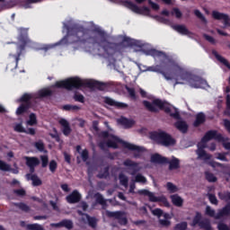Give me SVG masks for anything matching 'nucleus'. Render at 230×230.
I'll use <instances>...</instances> for the list:
<instances>
[{"instance_id":"nucleus-1","label":"nucleus","mask_w":230,"mask_h":230,"mask_svg":"<svg viewBox=\"0 0 230 230\" xmlns=\"http://www.w3.org/2000/svg\"><path fill=\"white\" fill-rule=\"evenodd\" d=\"M66 40L69 44H98L109 55L116 48V43L107 40V32L95 29L97 35L93 36L91 30L78 24L66 26Z\"/></svg>"},{"instance_id":"nucleus-2","label":"nucleus","mask_w":230,"mask_h":230,"mask_svg":"<svg viewBox=\"0 0 230 230\" xmlns=\"http://www.w3.org/2000/svg\"><path fill=\"white\" fill-rule=\"evenodd\" d=\"M154 58H163L164 60H168L169 64L172 66V69L174 73L177 74V76L181 78V80H185L194 89H202L208 85V81L203 79L199 75H195L187 70L184 67L179 66L175 61L171 58H168L166 53L157 50L155 49H148L146 53Z\"/></svg>"},{"instance_id":"nucleus-3","label":"nucleus","mask_w":230,"mask_h":230,"mask_svg":"<svg viewBox=\"0 0 230 230\" xmlns=\"http://www.w3.org/2000/svg\"><path fill=\"white\" fill-rule=\"evenodd\" d=\"M54 87L66 89V91H75V89L78 90L81 89V87L107 91V89H109V84L96 80H84L80 79V77H70L62 81H57Z\"/></svg>"},{"instance_id":"nucleus-4","label":"nucleus","mask_w":230,"mask_h":230,"mask_svg":"<svg viewBox=\"0 0 230 230\" xmlns=\"http://www.w3.org/2000/svg\"><path fill=\"white\" fill-rule=\"evenodd\" d=\"M143 105L149 112L157 113L159 111H164L165 114H169L171 118H173L174 119H181V114L177 109H174V113L172 112L170 103H168L166 101H162L161 99H155L152 102L148 101H143Z\"/></svg>"},{"instance_id":"nucleus-5","label":"nucleus","mask_w":230,"mask_h":230,"mask_svg":"<svg viewBox=\"0 0 230 230\" xmlns=\"http://www.w3.org/2000/svg\"><path fill=\"white\" fill-rule=\"evenodd\" d=\"M19 40L23 42L17 47V53L16 54H10L9 59L12 60L13 58V69H17L19 66V60H21V55H22V51L26 49V42H28V31L24 28L19 29Z\"/></svg>"},{"instance_id":"nucleus-6","label":"nucleus","mask_w":230,"mask_h":230,"mask_svg":"<svg viewBox=\"0 0 230 230\" xmlns=\"http://www.w3.org/2000/svg\"><path fill=\"white\" fill-rule=\"evenodd\" d=\"M150 138L162 146H173L176 143L175 138L172 137V135L163 130L151 132Z\"/></svg>"},{"instance_id":"nucleus-7","label":"nucleus","mask_w":230,"mask_h":230,"mask_svg":"<svg viewBox=\"0 0 230 230\" xmlns=\"http://www.w3.org/2000/svg\"><path fill=\"white\" fill-rule=\"evenodd\" d=\"M111 137L113 140L108 139L106 141V146H108V148H114L116 150V149H118V143H121V145L124 148H127L128 150H130L131 152H144L143 147L136 146V145L128 143V142H125L124 140H122L121 138H119L114 135H111Z\"/></svg>"},{"instance_id":"nucleus-8","label":"nucleus","mask_w":230,"mask_h":230,"mask_svg":"<svg viewBox=\"0 0 230 230\" xmlns=\"http://www.w3.org/2000/svg\"><path fill=\"white\" fill-rule=\"evenodd\" d=\"M151 163L155 164H169V170H179L181 168V160L179 158H172L171 161L168 158L159 155L155 154L151 156Z\"/></svg>"},{"instance_id":"nucleus-9","label":"nucleus","mask_w":230,"mask_h":230,"mask_svg":"<svg viewBox=\"0 0 230 230\" xmlns=\"http://www.w3.org/2000/svg\"><path fill=\"white\" fill-rule=\"evenodd\" d=\"M190 226L191 227L199 226V229L213 230V226H211V221L209 220V218L202 219V213L199 211L196 212V215L194 216Z\"/></svg>"},{"instance_id":"nucleus-10","label":"nucleus","mask_w":230,"mask_h":230,"mask_svg":"<svg viewBox=\"0 0 230 230\" xmlns=\"http://www.w3.org/2000/svg\"><path fill=\"white\" fill-rule=\"evenodd\" d=\"M137 194L144 195V197H148L149 202H163L165 208H170V202L164 196L157 197L155 194H154V192H151L146 189L137 190Z\"/></svg>"},{"instance_id":"nucleus-11","label":"nucleus","mask_w":230,"mask_h":230,"mask_svg":"<svg viewBox=\"0 0 230 230\" xmlns=\"http://www.w3.org/2000/svg\"><path fill=\"white\" fill-rule=\"evenodd\" d=\"M123 4L126 8H128V10H131V12H134V13H138L139 15H142V13H150V8H148L147 6H143L141 8L137 6V4L128 0H125L123 2Z\"/></svg>"},{"instance_id":"nucleus-12","label":"nucleus","mask_w":230,"mask_h":230,"mask_svg":"<svg viewBox=\"0 0 230 230\" xmlns=\"http://www.w3.org/2000/svg\"><path fill=\"white\" fill-rule=\"evenodd\" d=\"M124 213L122 211H106V216L109 218H115L118 220L119 226H127L128 224V219H127V217H124Z\"/></svg>"},{"instance_id":"nucleus-13","label":"nucleus","mask_w":230,"mask_h":230,"mask_svg":"<svg viewBox=\"0 0 230 230\" xmlns=\"http://www.w3.org/2000/svg\"><path fill=\"white\" fill-rule=\"evenodd\" d=\"M212 17L215 21H222L224 28H230L229 14L220 13L218 11H213L212 12Z\"/></svg>"},{"instance_id":"nucleus-14","label":"nucleus","mask_w":230,"mask_h":230,"mask_svg":"<svg viewBox=\"0 0 230 230\" xmlns=\"http://www.w3.org/2000/svg\"><path fill=\"white\" fill-rule=\"evenodd\" d=\"M211 139H215L216 141H224V137L217 130H208L201 138V143H208V141H211Z\"/></svg>"},{"instance_id":"nucleus-15","label":"nucleus","mask_w":230,"mask_h":230,"mask_svg":"<svg viewBox=\"0 0 230 230\" xmlns=\"http://www.w3.org/2000/svg\"><path fill=\"white\" fill-rule=\"evenodd\" d=\"M104 103H106V105H110V107H115V109H128V104H127L125 102H116L111 97H105Z\"/></svg>"},{"instance_id":"nucleus-16","label":"nucleus","mask_w":230,"mask_h":230,"mask_svg":"<svg viewBox=\"0 0 230 230\" xmlns=\"http://www.w3.org/2000/svg\"><path fill=\"white\" fill-rule=\"evenodd\" d=\"M66 202L68 204H78L82 200V194L76 190H73L72 193L66 196Z\"/></svg>"},{"instance_id":"nucleus-17","label":"nucleus","mask_w":230,"mask_h":230,"mask_svg":"<svg viewBox=\"0 0 230 230\" xmlns=\"http://www.w3.org/2000/svg\"><path fill=\"white\" fill-rule=\"evenodd\" d=\"M196 155H198V161H204V163H208V161H210V159L213 157L211 154L206 152L202 147L196 150Z\"/></svg>"},{"instance_id":"nucleus-18","label":"nucleus","mask_w":230,"mask_h":230,"mask_svg":"<svg viewBox=\"0 0 230 230\" xmlns=\"http://www.w3.org/2000/svg\"><path fill=\"white\" fill-rule=\"evenodd\" d=\"M124 166H128L130 170V175H136L137 172H139V164L130 160L127 159L123 163Z\"/></svg>"},{"instance_id":"nucleus-19","label":"nucleus","mask_w":230,"mask_h":230,"mask_svg":"<svg viewBox=\"0 0 230 230\" xmlns=\"http://www.w3.org/2000/svg\"><path fill=\"white\" fill-rule=\"evenodd\" d=\"M149 71H153V73H159L160 75H162L164 76V78H165V80H173V77H172V75L162 70L160 65H156L155 66H150Z\"/></svg>"},{"instance_id":"nucleus-20","label":"nucleus","mask_w":230,"mask_h":230,"mask_svg":"<svg viewBox=\"0 0 230 230\" xmlns=\"http://www.w3.org/2000/svg\"><path fill=\"white\" fill-rule=\"evenodd\" d=\"M59 125H61V127H63L62 128V132L64 134V136H69L72 132L71 129V126L69 125V121H67V119H60L58 120Z\"/></svg>"},{"instance_id":"nucleus-21","label":"nucleus","mask_w":230,"mask_h":230,"mask_svg":"<svg viewBox=\"0 0 230 230\" xmlns=\"http://www.w3.org/2000/svg\"><path fill=\"white\" fill-rule=\"evenodd\" d=\"M51 227H66V229L71 230L73 228V221L69 219H63L59 223H52Z\"/></svg>"},{"instance_id":"nucleus-22","label":"nucleus","mask_w":230,"mask_h":230,"mask_svg":"<svg viewBox=\"0 0 230 230\" xmlns=\"http://www.w3.org/2000/svg\"><path fill=\"white\" fill-rule=\"evenodd\" d=\"M31 100H33V94L25 93L20 99L17 100V102L23 103L24 105H29V107H31Z\"/></svg>"},{"instance_id":"nucleus-23","label":"nucleus","mask_w":230,"mask_h":230,"mask_svg":"<svg viewBox=\"0 0 230 230\" xmlns=\"http://www.w3.org/2000/svg\"><path fill=\"white\" fill-rule=\"evenodd\" d=\"M223 217H230V202L217 212L216 215V220H218Z\"/></svg>"},{"instance_id":"nucleus-24","label":"nucleus","mask_w":230,"mask_h":230,"mask_svg":"<svg viewBox=\"0 0 230 230\" xmlns=\"http://www.w3.org/2000/svg\"><path fill=\"white\" fill-rule=\"evenodd\" d=\"M174 127L182 134H186L188 132L189 126L188 123L184 120H177L174 123Z\"/></svg>"},{"instance_id":"nucleus-25","label":"nucleus","mask_w":230,"mask_h":230,"mask_svg":"<svg viewBox=\"0 0 230 230\" xmlns=\"http://www.w3.org/2000/svg\"><path fill=\"white\" fill-rule=\"evenodd\" d=\"M20 226L21 227H26L27 230H44V226L37 223L26 225V222L21 221Z\"/></svg>"},{"instance_id":"nucleus-26","label":"nucleus","mask_w":230,"mask_h":230,"mask_svg":"<svg viewBox=\"0 0 230 230\" xmlns=\"http://www.w3.org/2000/svg\"><path fill=\"white\" fill-rule=\"evenodd\" d=\"M206 123V114L204 112H199L196 115V119L193 122V127L196 128L200 127V125H204Z\"/></svg>"},{"instance_id":"nucleus-27","label":"nucleus","mask_w":230,"mask_h":230,"mask_svg":"<svg viewBox=\"0 0 230 230\" xmlns=\"http://www.w3.org/2000/svg\"><path fill=\"white\" fill-rule=\"evenodd\" d=\"M118 123H119V125H122V127H124L125 128H132L136 121H134L133 119H128L125 117H121L118 119Z\"/></svg>"},{"instance_id":"nucleus-28","label":"nucleus","mask_w":230,"mask_h":230,"mask_svg":"<svg viewBox=\"0 0 230 230\" xmlns=\"http://www.w3.org/2000/svg\"><path fill=\"white\" fill-rule=\"evenodd\" d=\"M162 217H164V219H159V224L162 226V227H170L172 226V222L170 221L172 218V216H170L169 213L163 212Z\"/></svg>"},{"instance_id":"nucleus-29","label":"nucleus","mask_w":230,"mask_h":230,"mask_svg":"<svg viewBox=\"0 0 230 230\" xmlns=\"http://www.w3.org/2000/svg\"><path fill=\"white\" fill-rule=\"evenodd\" d=\"M25 164L26 166H39L40 164V160H39L36 156H25Z\"/></svg>"},{"instance_id":"nucleus-30","label":"nucleus","mask_w":230,"mask_h":230,"mask_svg":"<svg viewBox=\"0 0 230 230\" xmlns=\"http://www.w3.org/2000/svg\"><path fill=\"white\" fill-rule=\"evenodd\" d=\"M212 55H214V57H216L217 60H218V62H220L223 66H226V67H227V69L230 70V64L229 61H227V59H226L224 57H222L220 54H218V52L217 50H212Z\"/></svg>"},{"instance_id":"nucleus-31","label":"nucleus","mask_w":230,"mask_h":230,"mask_svg":"<svg viewBox=\"0 0 230 230\" xmlns=\"http://www.w3.org/2000/svg\"><path fill=\"white\" fill-rule=\"evenodd\" d=\"M171 200L176 208H182V204H184V199L179 194L171 195Z\"/></svg>"},{"instance_id":"nucleus-32","label":"nucleus","mask_w":230,"mask_h":230,"mask_svg":"<svg viewBox=\"0 0 230 230\" xmlns=\"http://www.w3.org/2000/svg\"><path fill=\"white\" fill-rule=\"evenodd\" d=\"M28 179L32 181V186H42V180L37 174H27Z\"/></svg>"},{"instance_id":"nucleus-33","label":"nucleus","mask_w":230,"mask_h":230,"mask_svg":"<svg viewBox=\"0 0 230 230\" xmlns=\"http://www.w3.org/2000/svg\"><path fill=\"white\" fill-rule=\"evenodd\" d=\"M173 30L175 31H178V33H181V35H190V30L186 28L184 25H173Z\"/></svg>"},{"instance_id":"nucleus-34","label":"nucleus","mask_w":230,"mask_h":230,"mask_svg":"<svg viewBox=\"0 0 230 230\" xmlns=\"http://www.w3.org/2000/svg\"><path fill=\"white\" fill-rule=\"evenodd\" d=\"M31 109V106H29V104L22 103L16 110L17 116H22V114H24V112H28Z\"/></svg>"},{"instance_id":"nucleus-35","label":"nucleus","mask_w":230,"mask_h":230,"mask_svg":"<svg viewBox=\"0 0 230 230\" xmlns=\"http://www.w3.org/2000/svg\"><path fill=\"white\" fill-rule=\"evenodd\" d=\"M94 198L97 204H100L101 206L103 207L107 206V199H104L103 195H102V193H95Z\"/></svg>"},{"instance_id":"nucleus-36","label":"nucleus","mask_w":230,"mask_h":230,"mask_svg":"<svg viewBox=\"0 0 230 230\" xmlns=\"http://www.w3.org/2000/svg\"><path fill=\"white\" fill-rule=\"evenodd\" d=\"M38 96L40 98H48V96H53V91L44 88L39 91Z\"/></svg>"},{"instance_id":"nucleus-37","label":"nucleus","mask_w":230,"mask_h":230,"mask_svg":"<svg viewBox=\"0 0 230 230\" xmlns=\"http://www.w3.org/2000/svg\"><path fill=\"white\" fill-rule=\"evenodd\" d=\"M110 170L111 166L107 165L106 167H104L103 172H100L97 174L98 179H107L109 175H111Z\"/></svg>"},{"instance_id":"nucleus-38","label":"nucleus","mask_w":230,"mask_h":230,"mask_svg":"<svg viewBox=\"0 0 230 230\" xmlns=\"http://www.w3.org/2000/svg\"><path fill=\"white\" fill-rule=\"evenodd\" d=\"M86 220H87L88 226H90V227H93V229H94V227H96V226L98 224V220L96 219V217L86 215Z\"/></svg>"},{"instance_id":"nucleus-39","label":"nucleus","mask_w":230,"mask_h":230,"mask_svg":"<svg viewBox=\"0 0 230 230\" xmlns=\"http://www.w3.org/2000/svg\"><path fill=\"white\" fill-rule=\"evenodd\" d=\"M119 183L121 184V186H125V188H127V186H128V178L125 174L119 173Z\"/></svg>"},{"instance_id":"nucleus-40","label":"nucleus","mask_w":230,"mask_h":230,"mask_svg":"<svg viewBox=\"0 0 230 230\" xmlns=\"http://www.w3.org/2000/svg\"><path fill=\"white\" fill-rule=\"evenodd\" d=\"M41 1L42 0H25L22 6L25 10H28V8H31V4L40 3Z\"/></svg>"},{"instance_id":"nucleus-41","label":"nucleus","mask_w":230,"mask_h":230,"mask_svg":"<svg viewBox=\"0 0 230 230\" xmlns=\"http://www.w3.org/2000/svg\"><path fill=\"white\" fill-rule=\"evenodd\" d=\"M188 229V222L182 221L174 226L173 230H186Z\"/></svg>"},{"instance_id":"nucleus-42","label":"nucleus","mask_w":230,"mask_h":230,"mask_svg":"<svg viewBox=\"0 0 230 230\" xmlns=\"http://www.w3.org/2000/svg\"><path fill=\"white\" fill-rule=\"evenodd\" d=\"M0 170L2 172H11L12 166H10V164H6L4 161L0 160Z\"/></svg>"},{"instance_id":"nucleus-43","label":"nucleus","mask_w":230,"mask_h":230,"mask_svg":"<svg viewBox=\"0 0 230 230\" xmlns=\"http://www.w3.org/2000/svg\"><path fill=\"white\" fill-rule=\"evenodd\" d=\"M27 124L30 125V127H33V125H37V115H35V113L30 114Z\"/></svg>"},{"instance_id":"nucleus-44","label":"nucleus","mask_w":230,"mask_h":230,"mask_svg":"<svg viewBox=\"0 0 230 230\" xmlns=\"http://www.w3.org/2000/svg\"><path fill=\"white\" fill-rule=\"evenodd\" d=\"M194 14L196 15V17H198V19H200L202 22H204L205 24L208 23L206 16L202 14V13L199 9L194 10Z\"/></svg>"},{"instance_id":"nucleus-45","label":"nucleus","mask_w":230,"mask_h":230,"mask_svg":"<svg viewBox=\"0 0 230 230\" xmlns=\"http://www.w3.org/2000/svg\"><path fill=\"white\" fill-rule=\"evenodd\" d=\"M205 177L208 182H217V176L209 172H205Z\"/></svg>"},{"instance_id":"nucleus-46","label":"nucleus","mask_w":230,"mask_h":230,"mask_svg":"<svg viewBox=\"0 0 230 230\" xmlns=\"http://www.w3.org/2000/svg\"><path fill=\"white\" fill-rule=\"evenodd\" d=\"M166 188L171 193H177V191H179L177 186H175L173 183L170 181L166 183Z\"/></svg>"},{"instance_id":"nucleus-47","label":"nucleus","mask_w":230,"mask_h":230,"mask_svg":"<svg viewBox=\"0 0 230 230\" xmlns=\"http://www.w3.org/2000/svg\"><path fill=\"white\" fill-rule=\"evenodd\" d=\"M207 197L208 198L210 203H212L214 206H218V199L215 194L208 193Z\"/></svg>"},{"instance_id":"nucleus-48","label":"nucleus","mask_w":230,"mask_h":230,"mask_svg":"<svg viewBox=\"0 0 230 230\" xmlns=\"http://www.w3.org/2000/svg\"><path fill=\"white\" fill-rule=\"evenodd\" d=\"M226 110L225 111V116L230 117V94H226Z\"/></svg>"},{"instance_id":"nucleus-49","label":"nucleus","mask_w":230,"mask_h":230,"mask_svg":"<svg viewBox=\"0 0 230 230\" xmlns=\"http://www.w3.org/2000/svg\"><path fill=\"white\" fill-rule=\"evenodd\" d=\"M63 111H80V107L77 105L66 104L63 106Z\"/></svg>"},{"instance_id":"nucleus-50","label":"nucleus","mask_w":230,"mask_h":230,"mask_svg":"<svg viewBox=\"0 0 230 230\" xmlns=\"http://www.w3.org/2000/svg\"><path fill=\"white\" fill-rule=\"evenodd\" d=\"M126 90L128 91V93L132 100H137V97L136 96V90L134 88L126 86Z\"/></svg>"},{"instance_id":"nucleus-51","label":"nucleus","mask_w":230,"mask_h":230,"mask_svg":"<svg viewBox=\"0 0 230 230\" xmlns=\"http://www.w3.org/2000/svg\"><path fill=\"white\" fill-rule=\"evenodd\" d=\"M58 166V164H57V161H55V160L50 161V163L49 164V171L52 173H55V172H57Z\"/></svg>"},{"instance_id":"nucleus-52","label":"nucleus","mask_w":230,"mask_h":230,"mask_svg":"<svg viewBox=\"0 0 230 230\" xmlns=\"http://www.w3.org/2000/svg\"><path fill=\"white\" fill-rule=\"evenodd\" d=\"M135 182H142V184H145L146 182V178L143 176V174L137 173L135 177Z\"/></svg>"},{"instance_id":"nucleus-53","label":"nucleus","mask_w":230,"mask_h":230,"mask_svg":"<svg viewBox=\"0 0 230 230\" xmlns=\"http://www.w3.org/2000/svg\"><path fill=\"white\" fill-rule=\"evenodd\" d=\"M216 155H217L216 159H218V161H224L225 163H227V153H217Z\"/></svg>"},{"instance_id":"nucleus-54","label":"nucleus","mask_w":230,"mask_h":230,"mask_svg":"<svg viewBox=\"0 0 230 230\" xmlns=\"http://www.w3.org/2000/svg\"><path fill=\"white\" fill-rule=\"evenodd\" d=\"M74 100L75 102H79V103H85V97L80 93H75Z\"/></svg>"},{"instance_id":"nucleus-55","label":"nucleus","mask_w":230,"mask_h":230,"mask_svg":"<svg viewBox=\"0 0 230 230\" xmlns=\"http://www.w3.org/2000/svg\"><path fill=\"white\" fill-rule=\"evenodd\" d=\"M16 206L17 208H19V209L24 211L25 213H28V211H30V207L25 203H17Z\"/></svg>"},{"instance_id":"nucleus-56","label":"nucleus","mask_w":230,"mask_h":230,"mask_svg":"<svg viewBox=\"0 0 230 230\" xmlns=\"http://www.w3.org/2000/svg\"><path fill=\"white\" fill-rule=\"evenodd\" d=\"M171 13L172 15H175L177 19H181V17H182V13L177 7L172 8V11Z\"/></svg>"},{"instance_id":"nucleus-57","label":"nucleus","mask_w":230,"mask_h":230,"mask_svg":"<svg viewBox=\"0 0 230 230\" xmlns=\"http://www.w3.org/2000/svg\"><path fill=\"white\" fill-rule=\"evenodd\" d=\"M13 193L17 197H26V190L24 189L14 190Z\"/></svg>"},{"instance_id":"nucleus-58","label":"nucleus","mask_w":230,"mask_h":230,"mask_svg":"<svg viewBox=\"0 0 230 230\" xmlns=\"http://www.w3.org/2000/svg\"><path fill=\"white\" fill-rule=\"evenodd\" d=\"M40 160L42 168H46V166H48V163H49V158L48 155H41Z\"/></svg>"},{"instance_id":"nucleus-59","label":"nucleus","mask_w":230,"mask_h":230,"mask_svg":"<svg viewBox=\"0 0 230 230\" xmlns=\"http://www.w3.org/2000/svg\"><path fill=\"white\" fill-rule=\"evenodd\" d=\"M122 44H127V46H134V41L132 40V39L125 36L123 39H122Z\"/></svg>"},{"instance_id":"nucleus-60","label":"nucleus","mask_w":230,"mask_h":230,"mask_svg":"<svg viewBox=\"0 0 230 230\" xmlns=\"http://www.w3.org/2000/svg\"><path fill=\"white\" fill-rule=\"evenodd\" d=\"M206 215H208V217H212L213 218H216L217 217V215H215V210L209 206L206 208Z\"/></svg>"},{"instance_id":"nucleus-61","label":"nucleus","mask_w":230,"mask_h":230,"mask_svg":"<svg viewBox=\"0 0 230 230\" xmlns=\"http://www.w3.org/2000/svg\"><path fill=\"white\" fill-rule=\"evenodd\" d=\"M81 157H82L84 163H85L89 159V150L84 149L81 152Z\"/></svg>"},{"instance_id":"nucleus-62","label":"nucleus","mask_w":230,"mask_h":230,"mask_svg":"<svg viewBox=\"0 0 230 230\" xmlns=\"http://www.w3.org/2000/svg\"><path fill=\"white\" fill-rule=\"evenodd\" d=\"M14 130H15V132H20V133H23V134H24V132H26V129L24 128V127H22V124H21V123L15 125Z\"/></svg>"},{"instance_id":"nucleus-63","label":"nucleus","mask_w":230,"mask_h":230,"mask_svg":"<svg viewBox=\"0 0 230 230\" xmlns=\"http://www.w3.org/2000/svg\"><path fill=\"white\" fill-rule=\"evenodd\" d=\"M223 125L226 132L230 135V120L227 119H225L223 120Z\"/></svg>"},{"instance_id":"nucleus-64","label":"nucleus","mask_w":230,"mask_h":230,"mask_svg":"<svg viewBox=\"0 0 230 230\" xmlns=\"http://www.w3.org/2000/svg\"><path fill=\"white\" fill-rule=\"evenodd\" d=\"M34 146L39 150V152H44V143L42 142H36Z\"/></svg>"}]
</instances>
